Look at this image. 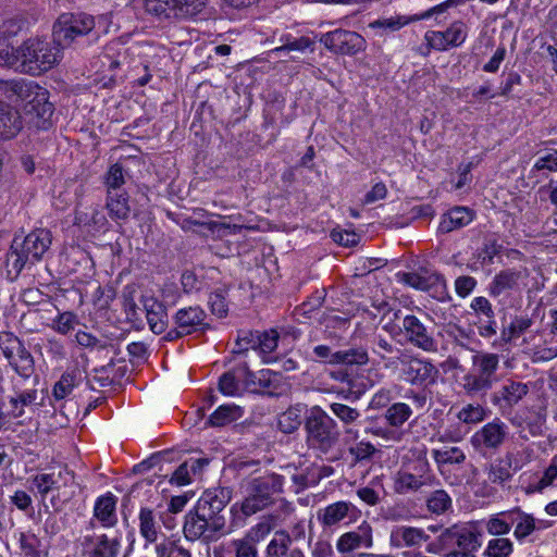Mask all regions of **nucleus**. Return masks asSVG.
<instances>
[{
  "mask_svg": "<svg viewBox=\"0 0 557 557\" xmlns=\"http://www.w3.org/2000/svg\"><path fill=\"white\" fill-rule=\"evenodd\" d=\"M1 89L9 100L26 102L24 113L28 123L41 129L51 125L54 107L46 88L32 81L18 79L1 83Z\"/></svg>",
  "mask_w": 557,
  "mask_h": 557,
  "instance_id": "f257e3e1",
  "label": "nucleus"
},
{
  "mask_svg": "<svg viewBox=\"0 0 557 557\" xmlns=\"http://www.w3.org/2000/svg\"><path fill=\"white\" fill-rule=\"evenodd\" d=\"M391 479L392 488L398 495L416 494L438 483L431 465L424 456L416 459H404Z\"/></svg>",
  "mask_w": 557,
  "mask_h": 557,
  "instance_id": "f03ea898",
  "label": "nucleus"
},
{
  "mask_svg": "<svg viewBox=\"0 0 557 557\" xmlns=\"http://www.w3.org/2000/svg\"><path fill=\"white\" fill-rule=\"evenodd\" d=\"M397 360L399 381L416 388H431L437 384L440 370L431 359L404 350ZM396 364V360L388 359L385 367L395 368Z\"/></svg>",
  "mask_w": 557,
  "mask_h": 557,
  "instance_id": "7ed1b4c3",
  "label": "nucleus"
},
{
  "mask_svg": "<svg viewBox=\"0 0 557 557\" xmlns=\"http://www.w3.org/2000/svg\"><path fill=\"white\" fill-rule=\"evenodd\" d=\"M18 65L32 75L51 70L62 58L60 44L47 38H30L20 48Z\"/></svg>",
  "mask_w": 557,
  "mask_h": 557,
  "instance_id": "20e7f679",
  "label": "nucleus"
},
{
  "mask_svg": "<svg viewBox=\"0 0 557 557\" xmlns=\"http://www.w3.org/2000/svg\"><path fill=\"white\" fill-rule=\"evenodd\" d=\"M308 447L321 455L330 454L339 442L337 423L320 407H313L305 423Z\"/></svg>",
  "mask_w": 557,
  "mask_h": 557,
  "instance_id": "39448f33",
  "label": "nucleus"
},
{
  "mask_svg": "<svg viewBox=\"0 0 557 557\" xmlns=\"http://www.w3.org/2000/svg\"><path fill=\"white\" fill-rule=\"evenodd\" d=\"M473 369L467 373L462 387L469 396L485 394L497 381L499 356L494 352H480L472 357Z\"/></svg>",
  "mask_w": 557,
  "mask_h": 557,
  "instance_id": "423d86ee",
  "label": "nucleus"
},
{
  "mask_svg": "<svg viewBox=\"0 0 557 557\" xmlns=\"http://www.w3.org/2000/svg\"><path fill=\"white\" fill-rule=\"evenodd\" d=\"M284 478L276 473H267L252 479L247 486V495L240 509L245 516L263 510L272 503L274 494L283 491Z\"/></svg>",
  "mask_w": 557,
  "mask_h": 557,
  "instance_id": "0eeeda50",
  "label": "nucleus"
},
{
  "mask_svg": "<svg viewBox=\"0 0 557 557\" xmlns=\"http://www.w3.org/2000/svg\"><path fill=\"white\" fill-rule=\"evenodd\" d=\"M81 557H119L122 549L120 535L110 536L96 529L85 528L76 541Z\"/></svg>",
  "mask_w": 557,
  "mask_h": 557,
  "instance_id": "6e6552de",
  "label": "nucleus"
},
{
  "mask_svg": "<svg viewBox=\"0 0 557 557\" xmlns=\"http://www.w3.org/2000/svg\"><path fill=\"white\" fill-rule=\"evenodd\" d=\"M509 436V426L499 418L485 423L470 437V444L475 453L483 457L495 455Z\"/></svg>",
  "mask_w": 557,
  "mask_h": 557,
  "instance_id": "1a4fd4ad",
  "label": "nucleus"
},
{
  "mask_svg": "<svg viewBox=\"0 0 557 557\" xmlns=\"http://www.w3.org/2000/svg\"><path fill=\"white\" fill-rule=\"evenodd\" d=\"M95 17L85 12L62 13L53 25V36L61 45H71L95 28Z\"/></svg>",
  "mask_w": 557,
  "mask_h": 557,
  "instance_id": "9d476101",
  "label": "nucleus"
},
{
  "mask_svg": "<svg viewBox=\"0 0 557 557\" xmlns=\"http://www.w3.org/2000/svg\"><path fill=\"white\" fill-rule=\"evenodd\" d=\"M530 271L525 267L508 268L494 275L487 286V292L493 298H507L520 295L528 286Z\"/></svg>",
  "mask_w": 557,
  "mask_h": 557,
  "instance_id": "9b49d317",
  "label": "nucleus"
},
{
  "mask_svg": "<svg viewBox=\"0 0 557 557\" xmlns=\"http://www.w3.org/2000/svg\"><path fill=\"white\" fill-rule=\"evenodd\" d=\"M403 331L407 342L413 347L428 354L438 351V341L434 336V329L425 325L417 315L404 317Z\"/></svg>",
  "mask_w": 557,
  "mask_h": 557,
  "instance_id": "f8f14e48",
  "label": "nucleus"
},
{
  "mask_svg": "<svg viewBox=\"0 0 557 557\" xmlns=\"http://www.w3.org/2000/svg\"><path fill=\"white\" fill-rule=\"evenodd\" d=\"M468 33L467 24L457 20L450 23L445 30H428L424 34V40L430 49L446 51L462 46L467 40Z\"/></svg>",
  "mask_w": 557,
  "mask_h": 557,
  "instance_id": "ddd939ff",
  "label": "nucleus"
},
{
  "mask_svg": "<svg viewBox=\"0 0 557 557\" xmlns=\"http://www.w3.org/2000/svg\"><path fill=\"white\" fill-rule=\"evenodd\" d=\"M321 44L334 53L354 55L366 49V39L356 32L335 29L322 35Z\"/></svg>",
  "mask_w": 557,
  "mask_h": 557,
  "instance_id": "4468645a",
  "label": "nucleus"
},
{
  "mask_svg": "<svg viewBox=\"0 0 557 557\" xmlns=\"http://www.w3.org/2000/svg\"><path fill=\"white\" fill-rule=\"evenodd\" d=\"M358 513L354 504L339 500L319 509L317 519L323 529L332 530L341 525H348L357 519Z\"/></svg>",
  "mask_w": 557,
  "mask_h": 557,
  "instance_id": "2eb2a0df",
  "label": "nucleus"
},
{
  "mask_svg": "<svg viewBox=\"0 0 557 557\" xmlns=\"http://www.w3.org/2000/svg\"><path fill=\"white\" fill-rule=\"evenodd\" d=\"M529 391L530 388L527 383L507 380L492 395L491 401L504 413L518 405L529 394Z\"/></svg>",
  "mask_w": 557,
  "mask_h": 557,
  "instance_id": "dca6fc26",
  "label": "nucleus"
},
{
  "mask_svg": "<svg viewBox=\"0 0 557 557\" xmlns=\"http://www.w3.org/2000/svg\"><path fill=\"white\" fill-rule=\"evenodd\" d=\"M226 506L224 497L218 495L215 491H206L198 499L195 509L200 516L207 517L211 521V529L223 530L225 528V517L221 515Z\"/></svg>",
  "mask_w": 557,
  "mask_h": 557,
  "instance_id": "f3484780",
  "label": "nucleus"
},
{
  "mask_svg": "<svg viewBox=\"0 0 557 557\" xmlns=\"http://www.w3.org/2000/svg\"><path fill=\"white\" fill-rule=\"evenodd\" d=\"M74 472L67 467H64L57 472L39 473L32 479V482L42 502L47 498L49 493L60 491L62 486H71L74 484Z\"/></svg>",
  "mask_w": 557,
  "mask_h": 557,
  "instance_id": "a211bd4d",
  "label": "nucleus"
},
{
  "mask_svg": "<svg viewBox=\"0 0 557 557\" xmlns=\"http://www.w3.org/2000/svg\"><path fill=\"white\" fill-rule=\"evenodd\" d=\"M117 497L108 492L99 496L94 505L92 517L85 528L96 529L97 523L103 529H111L117 524Z\"/></svg>",
  "mask_w": 557,
  "mask_h": 557,
  "instance_id": "6ab92c4d",
  "label": "nucleus"
},
{
  "mask_svg": "<svg viewBox=\"0 0 557 557\" xmlns=\"http://www.w3.org/2000/svg\"><path fill=\"white\" fill-rule=\"evenodd\" d=\"M400 282L416 289L438 294L437 298L442 299L445 294L446 284L442 275L432 273L426 270L421 272H404L398 273Z\"/></svg>",
  "mask_w": 557,
  "mask_h": 557,
  "instance_id": "aec40b11",
  "label": "nucleus"
},
{
  "mask_svg": "<svg viewBox=\"0 0 557 557\" xmlns=\"http://www.w3.org/2000/svg\"><path fill=\"white\" fill-rule=\"evenodd\" d=\"M183 532L188 541L195 542L201 540L206 543L215 541L223 530L211 529V521L207 517L200 516L195 508L185 517Z\"/></svg>",
  "mask_w": 557,
  "mask_h": 557,
  "instance_id": "412c9836",
  "label": "nucleus"
},
{
  "mask_svg": "<svg viewBox=\"0 0 557 557\" xmlns=\"http://www.w3.org/2000/svg\"><path fill=\"white\" fill-rule=\"evenodd\" d=\"M373 546L372 528L363 523L356 530L345 532L336 541V549L342 556L356 554L360 548H371Z\"/></svg>",
  "mask_w": 557,
  "mask_h": 557,
  "instance_id": "4be33fe9",
  "label": "nucleus"
},
{
  "mask_svg": "<svg viewBox=\"0 0 557 557\" xmlns=\"http://www.w3.org/2000/svg\"><path fill=\"white\" fill-rule=\"evenodd\" d=\"M207 313L200 306L181 308L173 317L175 325L185 331L188 335L203 331L207 326Z\"/></svg>",
  "mask_w": 557,
  "mask_h": 557,
  "instance_id": "5701e85b",
  "label": "nucleus"
},
{
  "mask_svg": "<svg viewBox=\"0 0 557 557\" xmlns=\"http://www.w3.org/2000/svg\"><path fill=\"white\" fill-rule=\"evenodd\" d=\"M20 247L30 260V263L39 261L51 245V234L48 230L37 228L29 233L22 242Z\"/></svg>",
  "mask_w": 557,
  "mask_h": 557,
  "instance_id": "b1692460",
  "label": "nucleus"
},
{
  "mask_svg": "<svg viewBox=\"0 0 557 557\" xmlns=\"http://www.w3.org/2000/svg\"><path fill=\"white\" fill-rule=\"evenodd\" d=\"M475 219V211L469 207L456 206L442 214L438 232L448 234L469 225Z\"/></svg>",
  "mask_w": 557,
  "mask_h": 557,
  "instance_id": "393cba45",
  "label": "nucleus"
},
{
  "mask_svg": "<svg viewBox=\"0 0 557 557\" xmlns=\"http://www.w3.org/2000/svg\"><path fill=\"white\" fill-rule=\"evenodd\" d=\"M470 308L478 317H484V323L478 325L479 335L483 338H491L497 334V322L492 302L483 296L474 297Z\"/></svg>",
  "mask_w": 557,
  "mask_h": 557,
  "instance_id": "a878e982",
  "label": "nucleus"
},
{
  "mask_svg": "<svg viewBox=\"0 0 557 557\" xmlns=\"http://www.w3.org/2000/svg\"><path fill=\"white\" fill-rule=\"evenodd\" d=\"M428 540L424 530L414 527L399 525L391 532V545L396 548L420 546Z\"/></svg>",
  "mask_w": 557,
  "mask_h": 557,
  "instance_id": "bb28decb",
  "label": "nucleus"
},
{
  "mask_svg": "<svg viewBox=\"0 0 557 557\" xmlns=\"http://www.w3.org/2000/svg\"><path fill=\"white\" fill-rule=\"evenodd\" d=\"M208 463L209 460L207 458H190L184 461L173 472L170 483L176 486L189 484L191 482V476L199 474Z\"/></svg>",
  "mask_w": 557,
  "mask_h": 557,
  "instance_id": "cd10ccee",
  "label": "nucleus"
},
{
  "mask_svg": "<svg viewBox=\"0 0 557 557\" xmlns=\"http://www.w3.org/2000/svg\"><path fill=\"white\" fill-rule=\"evenodd\" d=\"M22 117L20 113L0 103V139H11L22 129Z\"/></svg>",
  "mask_w": 557,
  "mask_h": 557,
  "instance_id": "c85d7f7f",
  "label": "nucleus"
},
{
  "mask_svg": "<svg viewBox=\"0 0 557 557\" xmlns=\"http://www.w3.org/2000/svg\"><path fill=\"white\" fill-rule=\"evenodd\" d=\"M106 208L114 221L126 220L131 213L129 197L125 190L108 191Z\"/></svg>",
  "mask_w": 557,
  "mask_h": 557,
  "instance_id": "c756f323",
  "label": "nucleus"
},
{
  "mask_svg": "<svg viewBox=\"0 0 557 557\" xmlns=\"http://www.w3.org/2000/svg\"><path fill=\"white\" fill-rule=\"evenodd\" d=\"M450 532L456 541V549L474 554L481 546L482 534L474 527H454Z\"/></svg>",
  "mask_w": 557,
  "mask_h": 557,
  "instance_id": "7c9ffc66",
  "label": "nucleus"
},
{
  "mask_svg": "<svg viewBox=\"0 0 557 557\" xmlns=\"http://www.w3.org/2000/svg\"><path fill=\"white\" fill-rule=\"evenodd\" d=\"M512 520L513 524H516L513 535L520 542L531 535L535 530L546 528L542 522L537 525L535 518L522 511L519 507L512 508Z\"/></svg>",
  "mask_w": 557,
  "mask_h": 557,
  "instance_id": "2f4dec72",
  "label": "nucleus"
},
{
  "mask_svg": "<svg viewBox=\"0 0 557 557\" xmlns=\"http://www.w3.org/2000/svg\"><path fill=\"white\" fill-rule=\"evenodd\" d=\"M27 262H30L23 249L20 247L18 239L14 238L9 252L7 253L5 271L7 277L11 281L17 278Z\"/></svg>",
  "mask_w": 557,
  "mask_h": 557,
  "instance_id": "473e14b6",
  "label": "nucleus"
},
{
  "mask_svg": "<svg viewBox=\"0 0 557 557\" xmlns=\"http://www.w3.org/2000/svg\"><path fill=\"white\" fill-rule=\"evenodd\" d=\"M332 413L343 423L346 434L357 438L358 432L352 431L349 426L356 425L361 418V413L357 408H352L342 403L330 404Z\"/></svg>",
  "mask_w": 557,
  "mask_h": 557,
  "instance_id": "72a5a7b5",
  "label": "nucleus"
},
{
  "mask_svg": "<svg viewBox=\"0 0 557 557\" xmlns=\"http://www.w3.org/2000/svg\"><path fill=\"white\" fill-rule=\"evenodd\" d=\"M244 410L236 405L227 404L218 407L209 417L208 424L213 428H222L239 420Z\"/></svg>",
  "mask_w": 557,
  "mask_h": 557,
  "instance_id": "f704fd0d",
  "label": "nucleus"
},
{
  "mask_svg": "<svg viewBox=\"0 0 557 557\" xmlns=\"http://www.w3.org/2000/svg\"><path fill=\"white\" fill-rule=\"evenodd\" d=\"M431 454L440 470H442L446 465H462L467 459L465 451L458 446H443L441 448H434Z\"/></svg>",
  "mask_w": 557,
  "mask_h": 557,
  "instance_id": "c9c22d12",
  "label": "nucleus"
},
{
  "mask_svg": "<svg viewBox=\"0 0 557 557\" xmlns=\"http://www.w3.org/2000/svg\"><path fill=\"white\" fill-rule=\"evenodd\" d=\"M487 482L493 485L504 487L512 478L511 462L496 459L485 467Z\"/></svg>",
  "mask_w": 557,
  "mask_h": 557,
  "instance_id": "e433bc0d",
  "label": "nucleus"
},
{
  "mask_svg": "<svg viewBox=\"0 0 557 557\" xmlns=\"http://www.w3.org/2000/svg\"><path fill=\"white\" fill-rule=\"evenodd\" d=\"M533 325V320L527 314L515 315L507 326L500 331V339L505 344H510Z\"/></svg>",
  "mask_w": 557,
  "mask_h": 557,
  "instance_id": "4c0bfd02",
  "label": "nucleus"
},
{
  "mask_svg": "<svg viewBox=\"0 0 557 557\" xmlns=\"http://www.w3.org/2000/svg\"><path fill=\"white\" fill-rule=\"evenodd\" d=\"M9 364L22 377L28 379L35 371V360L28 349L23 345L20 349L15 350L11 359H8Z\"/></svg>",
  "mask_w": 557,
  "mask_h": 557,
  "instance_id": "58836bf2",
  "label": "nucleus"
},
{
  "mask_svg": "<svg viewBox=\"0 0 557 557\" xmlns=\"http://www.w3.org/2000/svg\"><path fill=\"white\" fill-rule=\"evenodd\" d=\"M257 381L264 394L270 396L281 395L285 389L283 377L277 371L264 369L259 371Z\"/></svg>",
  "mask_w": 557,
  "mask_h": 557,
  "instance_id": "ea45409f",
  "label": "nucleus"
},
{
  "mask_svg": "<svg viewBox=\"0 0 557 557\" xmlns=\"http://www.w3.org/2000/svg\"><path fill=\"white\" fill-rule=\"evenodd\" d=\"M139 533L148 544L156 543L159 534V525L152 509L141 507L138 516Z\"/></svg>",
  "mask_w": 557,
  "mask_h": 557,
  "instance_id": "a19ab883",
  "label": "nucleus"
},
{
  "mask_svg": "<svg viewBox=\"0 0 557 557\" xmlns=\"http://www.w3.org/2000/svg\"><path fill=\"white\" fill-rule=\"evenodd\" d=\"M414 22L411 16L394 15L389 17H380L369 23V28L374 29L377 36H385L386 34L394 33Z\"/></svg>",
  "mask_w": 557,
  "mask_h": 557,
  "instance_id": "79ce46f5",
  "label": "nucleus"
},
{
  "mask_svg": "<svg viewBox=\"0 0 557 557\" xmlns=\"http://www.w3.org/2000/svg\"><path fill=\"white\" fill-rule=\"evenodd\" d=\"M412 413L413 410L408 404L398 401L387 407L383 418L391 428H401Z\"/></svg>",
  "mask_w": 557,
  "mask_h": 557,
  "instance_id": "37998d69",
  "label": "nucleus"
},
{
  "mask_svg": "<svg viewBox=\"0 0 557 557\" xmlns=\"http://www.w3.org/2000/svg\"><path fill=\"white\" fill-rule=\"evenodd\" d=\"M81 374L78 370L65 371L52 388V395L57 400L67 397L81 383Z\"/></svg>",
  "mask_w": 557,
  "mask_h": 557,
  "instance_id": "c03bdc74",
  "label": "nucleus"
},
{
  "mask_svg": "<svg viewBox=\"0 0 557 557\" xmlns=\"http://www.w3.org/2000/svg\"><path fill=\"white\" fill-rule=\"evenodd\" d=\"M512 525V509L493 515L485 522L487 533L496 536L508 534Z\"/></svg>",
  "mask_w": 557,
  "mask_h": 557,
  "instance_id": "a18cd8bd",
  "label": "nucleus"
},
{
  "mask_svg": "<svg viewBox=\"0 0 557 557\" xmlns=\"http://www.w3.org/2000/svg\"><path fill=\"white\" fill-rule=\"evenodd\" d=\"M336 364L364 366L369 362V355L366 348L355 347L334 352Z\"/></svg>",
  "mask_w": 557,
  "mask_h": 557,
  "instance_id": "49530a36",
  "label": "nucleus"
},
{
  "mask_svg": "<svg viewBox=\"0 0 557 557\" xmlns=\"http://www.w3.org/2000/svg\"><path fill=\"white\" fill-rule=\"evenodd\" d=\"M292 537L286 531H276L265 548V557H285L290 552Z\"/></svg>",
  "mask_w": 557,
  "mask_h": 557,
  "instance_id": "de8ad7c7",
  "label": "nucleus"
},
{
  "mask_svg": "<svg viewBox=\"0 0 557 557\" xmlns=\"http://www.w3.org/2000/svg\"><path fill=\"white\" fill-rule=\"evenodd\" d=\"M348 453L352 457V465L370 462L380 450L369 441H359L348 447Z\"/></svg>",
  "mask_w": 557,
  "mask_h": 557,
  "instance_id": "09e8293b",
  "label": "nucleus"
},
{
  "mask_svg": "<svg viewBox=\"0 0 557 557\" xmlns=\"http://www.w3.org/2000/svg\"><path fill=\"white\" fill-rule=\"evenodd\" d=\"M175 3L173 0H146L145 9L160 18H170L175 17Z\"/></svg>",
  "mask_w": 557,
  "mask_h": 557,
  "instance_id": "8fccbe9b",
  "label": "nucleus"
},
{
  "mask_svg": "<svg viewBox=\"0 0 557 557\" xmlns=\"http://www.w3.org/2000/svg\"><path fill=\"white\" fill-rule=\"evenodd\" d=\"M513 543L507 537H496L488 541L484 549L485 557H510Z\"/></svg>",
  "mask_w": 557,
  "mask_h": 557,
  "instance_id": "3c124183",
  "label": "nucleus"
},
{
  "mask_svg": "<svg viewBox=\"0 0 557 557\" xmlns=\"http://www.w3.org/2000/svg\"><path fill=\"white\" fill-rule=\"evenodd\" d=\"M428 509L435 515H442L451 507V498L444 490H436L426 499Z\"/></svg>",
  "mask_w": 557,
  "mask_h": 557,
  "instance_id": "603ef678",
  "label": "nucleus"
},
{
  "mask_svg": "<svg viewBox=\"0 0 557 557\" xmlns=\"http://www.w3.org/2000/svg\"><path fill=\"white\" fill-rule=\"evenodd\" d=\"M246 369L238 368L225 372L219 381V389L221 393L227 396H234L239 392V372H245Z\"/></svg>",
  "mask_w": 557,
  "mask_h": 557,
  "instance_id": "864d4df0",
  "label": "nucleus"
},
{
  "mask_svg": "<svg viewBox=\"0 0 557 557\" xmlns=\"http://www.w3.org/2000/svg\"><path fill=\"white\" fill-rule=\"evenodd\" d=\"M486 417V410L481 405L468 404L457 413V418L465 424H478Z\"/></svg>",
  "mask_w": 557,
  "mask_h": 557,
  "instance_id": "5fc2aeb1",
  "label": "nucleus"
},
{
  "mask_svg": "<svg viewBox=\"0 0 557 557\" xmlns=\"http://www.w3.org/2000/svg\"><path fill=\"white\" fill-rule=\"evenodd\" d=\"M78 324V318L71 311L59 313L53 320L51 327L61 335H67Z\"/></svg>",
  "mask_w": 557,
  "mask_h": 557,
  "instance_id": "6e6d98bb",
  "label": "nucleus"
},
{
  "mask_svg": "<svg viewBox=\"0 0 557 557\" xmlns=\"http://www.w3.org/2000/svg\"><path fill=\"white\" fill-rule=\"evenodd\" d=\"M18 544L24 557H40L41 541L34 533H20Z\"/></svg>",
  "mask_w": 557,
  "mask_h": 557,
  "instance_id": "4d7b16f0",
  "label": "nucleus"
},
{
  "mask_svg": "<svg viewBox=\"0 0 557 557\" xmlns=\"http://www.w3.org/2000/svg\"><path fill=\"white\" fill-rule=\"evenodd\" d=\"M536 172H557V149H548L536 159L531 169V174Z\"/></svg>",
  "mask_w": 557,
  "mask_h": 557,
  "instance_id": "13d9d810",
  "label": "nucleus"
},
{
  "mask_svg": "<svg viewBox=\"0 0 557 557\" xmlns=\"http://www.w3.org/2000/svg\"><path fill=\"white\" fill-rule=\"evenodd\" d=\"M107 193L108 191H122V186L125 184L123 168L121 164L115 163L111 165L107 172L104 181Z\"/></svg>",
  "mask_w": 557,
  "mask_h": 557,
  "instance_id": "bf43d9fd",
  "label": "nucleus"
},
{
  "mask_svg": "<svg viewBox=\"0 0 557 557\" xmlns=\"http://www.w3.org/2000/svg\"><path fill=\"white\" fill-rule=\"evenodd\" d=\"M209 305L213 314L218 315L219 318L225 317L228 311L226 289L216 288L213 290L209 296Z\"/></svg>",
  "mask_w": 557,
  "mask_h": 557,
  "instance_id": "052dcab7",
  "label": "nucleus"
},
{
  "mask_svg": "<svg viewBox=\"0 0 557 557\" xmlns=\"http://www.w3.org/2000/svg\"><path fill=\"white\" fill-rule=\"evenodd\" d=\"M234 557H259L258 547L245 536L231 541Z\"/></svg>",
  "mask_w": 557,
  "mask_h": 557,
  "instance_id": "680f3d73",
  "label": "nucleus"
},
{
  "mask_svg": "<svg viewBox=\"0 0 557 557\" xmlns=\"http://www.w3.org/2000/svg\"><path fill=\"white\" fill-rule=\"evenodd\" d=\"M277 424L282 432L290 434L300 426V414L296 409H288L280 414Z\"/></svg>",
  "mask_w": 557,
  "mask_h": 557,
  "instance_id": "e2e57ef3",
  "label": "nucleus"
},
{
  "mask_svg": "<svg viewBox=\"0 0 557 557\" xmlns=\"http://www.w3.org/2000/svg\"><path fill=\"white\" fill-rule=\"evenodd\" d=\"M272 529V522L269 519H264L251 527L244 536L258 545V543L263 541L271 533Z\"/></svg>",
  "mask_w": 557,
  "mask_h": 557,
  "instance_id": "0e129e2a",
  "label": "nucleus"
},
{
  "mask_svg": "<svg viewBox=\"0 0 557 557\" xmlns=\"http://www.w3.org/2000/svg\"><path fill=\"white\" fill-rule=\"evenodd\" d=\"M430 389L431 388L408 389L405 397L412 403L417 411L422 412L428 408V404L431 399Z\"/></svg>",
  "mask_w": 557,
  "mask_h": 557,
  "instance_id": "69168bd1",
  "label": "nucleus"
},
{
  "mask_svg": "<svg viewBox=\"0 0 557 557\" xmlns=\"http://www.w3.org/2000/svg\"><path fill=\"white\" fill-rule=\"evenodd\" d=\"M23 345L24 343L11 332L0 334V349L7 359H11L15 350Z\"/></svg>",
  "mask_w": 557,
  "mask_h": 557,
  "instance_id": "338daca9",
  "label": "nucleus"
},
{
  "mask_svg": "<svg viewBox=\"0 0 557 557\" xmlns=\"http://www.w3.org/2000/svg\"><path fill=\"white\" fill-rule=\"evenodd\" d=\"M160 311H156L153 309L147 310V322L149 324L150 330L154 334H161L166 329L165 314L162 310L161 305H157Z\"/></svg>",
  "mask_w": 557,
  "mask_h": 557,
  "instance_id": "774afa93",
  "label": "nucleus"
}]
</instances>
